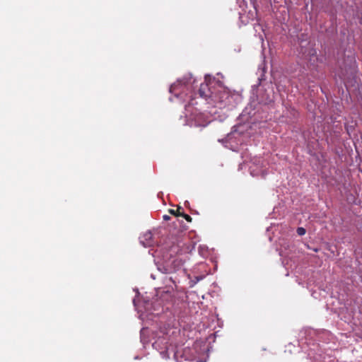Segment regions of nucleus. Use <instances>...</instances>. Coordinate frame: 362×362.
<instances>
[{
    "label": "nucleus",
    "instance_id": "nucleus-8",
    "mask_svg": "<svg viewBox=\"0 0 362 362\" xmlns=\"http://www.w3.org/2000/svg\"><path fill=\"white\" fill-rule=\"evenodd\" d=\"M182 217H184V218H185V219L187 221H188V222H192V217H191L189 215H188V214H184L183 212H182Z\"/></svg>",
    "mask_w": 362,
    "mask_h": 362
},
{
    "label": "nucleus",
    "instance_id": "nucleus-2",
    "mask_svg": "<svg viewBox=\"0 0 362 362\" xmlns=\"http://www.w3.org/2000/svg\"><path fill=\"white\" fill-rule=\"evenodd\" d=\"M199 95L206 99H210L211 100H216V95H214V92L211 91L207 83H202L199 89Z\"/></svg>",
    "mask_w": 362,
    "mask_h": 362
},
{
    "label": "nucleus",
    "instance_id": "nucleus-1",
    "mask_svg": "<svg viewBox=\"0 0 362 362\" xmlns=\"http://www.w3.org/2000/svg\"><path fill=\"white\" fill-rule=\"evenodd\" d=\"M194 249V244L187 236L173 238L168 249L170 259L163 268V273L170 274L180 269Z\"/></svg>",
    "mask_w": 362,
    "mask_h": 362
},
{
    "label": "nucleus",
    "instance_id": "nucleus-7",
    "mask_svg": "<svg viewBox=\"0 0 362 362\" xmlns=\"http://www.w3.org/2000/svg\"><path fill=\"white\" fill-rule=\"evenodd\" d=\"M306 233V230L304 228H302V227H299L297 228V233L299 235H305Z\"/></svg>",
    "mask_w": 362,
    "mask_h": 362
},
{
    "label": "nucleus",
    "instance_id": "nucleus-11",
    "mask_svg": "<svg viewBox=\"0 0 362 362\" xmlns=\"http://www.w3.org/2000/svg\"><path fill=\"white\" fill-rule=\"evenodd\" d=\"M353 64H354V65H355V61H353ZM354 68H355V66H353V69H354Z\"/></svg>",
    "mask_w": 362,
    "mask_h": 362
},
{
    "label": "nucleus",
    "instance_id": "nucleus-4",
    "mask_svg": "<svg viewBox=\"0 0 362 362\" xmlns=\"http://www.w3.org/2000/svg\"><path fill=\"white\" fill-rule=\"evenodd\" d=\"M309 57L308 62L310 66H315L316 63L317 62V52L315 49H310L308 50V53L306 55V58Z\"/></svg>",
    "mask_w": 362,
    "mask_h": 362
},
{
    "label": "nucleus",
    "instance_id": "nucleus-5",
    "mask_svg": "<svg viewBox=\"0 0 362 362\" xmlns=\"http://www.w3.org/2000/svg\"><path fill=\"white\" fill-rule=\"evenodd\" d=\"M204 115L202 114H199L195 117V124L197 126L199 127H206L208 124V122L205 119H203Z\"/></svg>",
    "mask_w": 362,
    "mask_h": 362
},
{
    "label": "nucleus",
    "instance_id": "nucleus-3",
    "mask_svg": "<svg viewBox=\"0 0 362 362\" xmlns=\"http://www.w3.org/2000/svg\"><path fill=\"white\" fill-rule=\"evenodd\" d=\"M214 95H216V100H211L214 103H221L228 98V93L223 89L214 93Z\"/></svg>",
    "mask_w": 362,
    "mask_h": 362
},
{
    "label": "nucleus",
    "instance_id": "nucleus-10",
    "mask_svg": "<svg viewBox=\"0 0 362 362\" xmlns=\"http://www.w3.org/2000/svg\"><path fill=\"white\" fill-rule=\"evenodd\" d=\"M163 218L165 221H168V220H169L170 218L168 215H164Z\"/></svg>",
    "mask_w": 362,
    "mask_h": 362
},
{
    "label": "nucleus",
    "instance_id": "nucleus-9",
    "mask_svg": "<svg viewBox=\"0 0 362 362\" xmlns=\"http://www.w3.org/2000/svg\"><path fill=\"white\" fill-rule=\"evenodd\" d=\"M177 86H178V85H177V84H175H175H173V85H172V86H170V92H173V90H174V89H175V88H176Z\"/></svg>",
    "mask_w": 362,
    "mask_h": 362
},
{
    "label": "nucleus",
    "instance_id": "nucleus-6",
    "mask_svg": "<svg viewBox=\"0 0 362 362\" xmlns=\"http://www.w3.org/2000/svg\"><path fill=\"white\" fill-rule=\"evenodd\" d=\"M181 209H182V208L180 206H178V208L176 210L170 209L169 212H170V214H173L175 216H182V212L180 211Z\"/></svg>",
    "mask_w": 362,
    "mask_h": 362
}]
</instances>
